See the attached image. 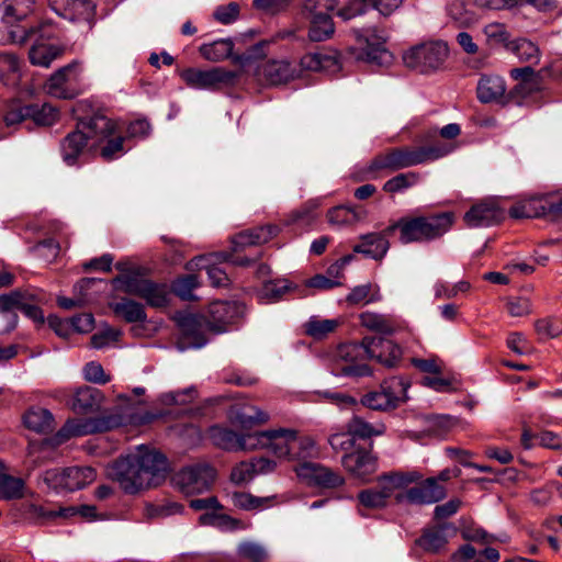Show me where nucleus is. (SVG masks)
Returning a JSON list of instances; mask_svg holds the SVG:
<instances>
[{"label": "nucleus", "mask_w": 562, "mask_h": 562, "mask_svg": "<svg viewBox=\"0 0 562 562\" xmlns=\"http://www.w3.org/2000/svg\"><path fill=\"white\" fill-rule=\"evenodd\" d=\"M453 149L449 144L392 148L376 155L362 171L360 180H375L401 169L434 161L449 155Z\"/></svg>", "instance_id": "nucleus-1"}, {"label": "nucleus", "mask_w": 562, "mask_h": 562, "mask_svg": "<svg viewBox=\"0 0 562 562\" xmlns=\"http://www.w3.org/2000/svg\"><path fill=\"white\" fill-rule=\"evenodd\" d=\"M244 305L238 302L217 301L210 305V318L194 314H182L178 317L181 334L188 344L194 348H201L206 344L204 330L207 328L214 333H223L227 326L243 317Z\"/></svg>", "instance_id": "nucleus-2"}, {"label": "nucleus", "mask_w": 562, "mask_h": 562, "mask_svg": "<svg viewBox=\"0 0 562 562\" xmlns=\"http://www.w3.org/2000/svg\"><path fill=\"white\" fill-rule=\"evenodd\" d=\"M252 447L271 450L278 458L289 461L307 462V459L317 456L315 441L310 436L299 435L294 429L280 428L259 431L257 436L249 437Z\"/></svg>", "instance_id": "nucleus-3"}, {"label": "nucleus", "mask_w": 562, "mask_h": 562, "mask_svg": "<svg viewBox=\"0 0 562 562\" xmlns=\"http://www.w3.org/2000/svg\"><path fill=\"white\" fill-rule=\"evenodd\" d=\"M456 222L451 211L431 213L428 215L404 216L389 226V232L398 231L403 244L428 243L441 238Z\"/></svg>", "instance_id": "nucleus-4"}, {"label": "nucleus", "mask_w": 562, "mask_h": 562, "mask_svg": "<svg viewBox=\"0 0 562 562\" xmlns=\"http://www.w3.org/2000/svg\"><path fill=\"white\" fill-rule=\"evenodd\" d=\"M112 128V120L104 115H93L89 119L80 120L77 128L67 134L60 142V155L63 161L68 166L77 164L83 149L89 146L93 139H104Z\"/></svg>", "instance_id": "nucleus-5"}, {"label": "nucleus", "mask_w": 562, "mask_h": 562, "mask_svg": "<svg viewBox=\"0 0 562 562\" xmlns=\"http://www.w3.org/2000/svg\"><path fill=\"white\" fill-rule=\"evenodd\" d=\"M422 479L416 471L392 472L381 475L373 487L362 490L358 493L357 499L361 507L368 509H382L386 507L389 499L396 492L406 488L409 484Z\"/></svg>", "instance_id": "nucleus-6"}, {"label": "nucleus", "mask_w": 562, "mask_h": 562, "mask_svg": "<svg viewBox=\"0 0 562 562\" xmlns=\"http://www.w3.org/2000/svg\"><path fill=\"white\" fill-rule=\"evenodd\" d=\"M448 55L449 48L445 42L430 41L408 48L402 58L406 67L428 74L439 70Z\"/></svg>", "instance_id": "nucleus-7"}, {"label": "nucleus", "mask_w": 562, "mask_h": 562, "mask_svg": "<svg viewBox=\"0 0 562 562\" xmlns=\"http://www.w3.org/2000/svg\"><path fill=\"white\" fill-rule=\"evenodd\" d=\"M408 386L403 378H389L382 382L380 390L363 395L361 404L374 411L393 409L407 400Z\"/></svg>", "instance_id": "nucleus-8"}, {"label": "nucleus", "mask_w": 562, "mask_h": 562, "mask_svg": "<svg viewBox=\"0 0 562 562\" xmlns=\"http://www.w3.org/2000/svg\"><path fill=\"white\" fill-rule=\"evenodd\" d=\"M121 425L122 417L115 414L68 420L56 434V441L61 443L70 437L104 432Z\"/></svg>", "instance_id": "nucleus-9"}, {"label": "nucleus", "mask_w": 562, "mask_h": 562, "mask_svg": "<svg viewBox=\"0 0 562 562\" xmlns=\"http://www.w3.org/2000/svg\"><path fill=\"white\" fill-rule=\"evenodd\" d=\"M215 476V469L209 463H196L181 469L173 475L172 481L182 493L191 495L207 491Z\"/></svg>", "instance_id": "nucleus-10"}, {"label": "nucleus", "mask_w": 562, "mask_h": 562, "mask_svg": "<svg viewBox=\"0 0 562 562\" xmlns=\"http://www.w3.org/2000/svg\"><path fill=\"white\" fill-rule=\"evenodd\" d=\"M237 75L223 67L210 69L187 68L180 72V78L189 88L196 90H217L222 86L233 85Z\"/></svg>", "instance_id": "nucleus-11"}, {"label": "nucleus", "mask_w": 562, "mask_h": 562, "mask_svg": "<svg viewBox=\"0 0 562 562\" xmlns=\"http://www.w3.org/2000/svg\"><path fill=\"white\" fill-rule=\"evenodd\" d=\"M108 475L130 494L148 487L134 453L114 461L108 469Z\"/></svg>", "instance_id": "nucleus-12"}, {"label": "nucleus", "mask_w": 562, "mask_h": 562, "mask_svg": "<svg viewBox=\"0 0 562 562\" xmlns=\"http://www.w3.org/2000/svg\"><path fill=\"white\" fill-rule=\"evenodd\" d=\"M513 217H562V192L531 198L510 209Z\"/></svg>", "instance_id": "nucleus-13"}, {"label": "nucleus", "mask_w": 562, "mask_h": 562, "mask_svg": "<svg viewBox=\"0 0 562 562\" xmlns=\"http://www.w3.org/2000/svg\"><path fill=\"white\" fill-rule=\"evenodd\" d=\"M80 75V63L74 60L50 75L45 83V90L49 95L58 99H72L78 94L76 86Z\"/></svg>", "instance_id": "nucleus-14"}, {"label": "nucleus", "mask_w": 562, "mask_h": 562, "mask_svg": "<svg viewBox=\"0 0 562 562\" xmlns=\"http://www.w3.org/2000/svg\"><path fill=\"white\" fill-rule=\"evenodd\" d=\"M148 487L165 481L168 473L167 458L154 449L139 446L134 452Z\"/></svg>", "instance_id": "nucleus-15"}, {"label": "nucleus", "mask_w": 562, "mask_h": 562, "mask_svg": "<svg viewBox=\"0 0 562 562\" xmlns=\"http://www.w3.org/2000/svg\"><path fill=\"white\" fill-rule=\"evenodd\" d=\"M367 357L366 337L361 344H342L336 351V358L345 364H341L339 371L347 376H366L371 374L370 368L362 362Z\"/></svg>", "instance_id": "nucleus-16"}, {"label": "nucleus", "mask_w": 562, "mask_h": 562, "mask_svg": "<svg viewBox=\"0 0 562 562\" xmlns=\"http://www.w3.org/2000/svg\"><path fill=\"white\" fill-rule=\"evenodd\" d=\"M296 475L311 486L335 488L344 484L345 479L337 471L321 463L303 462L294 468Z\"/></svg>", "instance_id": "nucleus-17"}, {"label": "nucleus", "mask_w": 562, "mask_h": 562, "mask_svg": "<svg viewBox=\"0 0 562 562\" xmlns=\"http://www.w3.org/2000/svg\"><path fill=\"white\" fill-rule=\"evenodd\" d=\"M446 496V490L437 482V479L429 477L420 484L396 494L397 503L432 504Z\"/></svg>", "instance_id": "nucleus-18"}, {"label": "nucleus", "mask_w": 562, "mask_h": 562, "mask_svg": "<svg viewBox=\"0 0 562 562\" xmlns=\"http://www.w3.org/2000/svg\"><path fill=\"white\" fill-rule=\"evenodd\" d=\"M15 510L20 519L35 526L46 525L49 521H53L56 518H61V516H67L72 512V509H61V507H58L57 509L47 508L31 499L20 503L15 507Z\"/></svg>", "instance_id": "nucleus-19"}, {"label": "nucleus", "mask_w": 562, "mask_h": 562, "mask_svg": "<svg viewBox=\"0 0 562 562\" xmlns=\"http://www.w3.org/2000/svg\"><path fill=\"white\" fill-rule=\"evenodd\" d=\"M510 74L518 82L508 92L509 101L521 104L526 99L541 90V80L531 67L514 68Z\"/></svg>", "instance_id": "nucleus-20"}, {"label": "nucleus", "mask_w": 562, "mask_h": 562, "mask_svg": "<svg viewBox=\"0 0 562 562\" xmlns=\"http://www.w3.org/2000/svg\"><path fill=\"white\" fill-rule=\"evenodd\" d=\"M367 358L393 368L402 358V348L394 341L384 338L366 337Z\"/></svg>", "instance_id": "nucleus-21"}, {"label": "nucleus", "mask_w": 562, "mask_h": 562, "mask_svg": "<svg viewBox=\"0 0 562 562\" xmlns=\"http://www.w3.org/2000/svg\"><path fill=\"white\" fill-rule=\"evenodd\" d=\"M506 82L503 77L494 74H484L480 77L476 86V95L481 103L509 102Z\"/></svg>", "instance_id": "nucleus-22"}, {"label": "nucleus", "mask_w": 562, "mask_h": 562, "mask_svg": "<svg viewBox=\"0 0 562 562\" xmlns=\"http://www.w3.org/2000/svg\"><path fill=\"white\" fill-rule=\"evenodd\" d=\"M344 468L353 476L367 479L376 470V460L370 451L366 449H355L342 457Z\"/></svg>", "instance_id": "nucleus-23"}, {"label": "nucleus", "mask_w": 562, "mask_h": 562, "mask_svg": "<svg viewBox=\"0 0 562 562\" xmlns=\"http://www.w3.org/2000/svg\"><path fill=\"white\" fill-rule=\"evenodd\" d=\"M504 215L494 203L482 202L473 205L464 214V223L468 227H487L499 223Z\"/></svg>", "instance_id": "nucleus-24"}, {"label": "nucleus", "mask_w": 562, "mask_h": 562, "mask_svg": "<svg viewBox=\"0 0 562 562\" xmlns=\"http://www.w3.org/2000/svg\"><path fill=\"white\" fill-rule=\"evenodd\" d=\"M296 76L295 68L288 60H267L258 66V77L269 85H281Z\"/></svg>", "instance_id": "nucleus-25"}, {"label": "nucleus", "mask_w": 562, "mask_h": 562, "mask_svg": "<svg viewBox=\"0 0 562 562\" xmlns=\"http://www.w3.org/2000/svg\"><path fill=\"white\" fill-rule=\"evenodd\" d=\"M259 431L245 434L243 436H238L235 431L223 428V427H212L210 430V436L213 442L225 450H236V449H259L260 447L249 446L251 442L249 437L257 436Z\"/></svg>", "instance_id": "nucleus-26"}, {"label": "nucleus", "mask_w": 562, "mask_h": 562, "mask_svg": "<svg viewBox=\"0 0 562 562\" xmlns=\"http://www.w3.org/2000/svg\"><path fill=\"white\" fill-rule=\"evenodd\" d=\"M10 41L12 43L23 44L29 37L37 35L38 42L58 37V27L49 20H43L35 26L18 25L16 30H10Z\"/></svg>", "instance_id": "nucleus-27"}, {"label": "nucleus", "mask_w": 562, "mask_h": 562, "mask_svg": "<svg viewBox=\"0 0 562 562\" xmlns=\"http://www.w3.org/2000/svg\"><path fill=\"white\" fill-rule=\"evenodd\" d=\"M279 233V227L276 225L267 224L251 229L240 232L233 238L235 249L248 246H256L268 243Z\"/></svg>", "instance_id": "nucleus-28"}, {"label": "nucleus", "mask_w": 562, "mask_h": 562, "mask_svg": "<svg viewBox=\"0 0 562 562\" xmlns=\"http://www.w3.org/2000/svg\"><path fill=\"white\" fill-rule=\"evenodd\" d=\"M358 42L362 49V56L371 63L383 64L391 58L390 52L384 46V40L381 36L357 34Z\"/></svg>", "instance_id": "nucleus-29"}, {"label": "nucleus", "mask_w": 562, "mask_h": 562, "mask_svg": "<svg viewBox=\"0 0 562 562\" xmlns=\"http://www.w3.org/2000/svg\"><path fill=\"white\" fill-rule=\"evenodd\" d=\"M124 137L116 132V123L112 121V128L104 139H93L91 149H100L101 157L106 160H113L121 157L124 153Z\"/></svg>", "instance_id": "nucleus-30"}, {"label": "nucleus", "mask_w": 562, "mask_h": 562, "mask_svg": "<svg viewBox=\"0 0 562 562\" xmlns=\"http://www.w3.org/2000/svg\"><path fill=\"white\" fill-rule=\"evenodd\" d=\"M303 69L310 71L335 72L339 69L338 56L330 52L305 54L300 61Z\"/></svg>", "instance_id": "nucleus-31"}, {"label": "nucleus", "mask_w": 562, "mask_h": 562, "mask_svg": "<svg viewBox=\"0 0 562 562\" xmlns=\"http://www.w3.org/2000/svg\"><path fill=\"white\" fill-rule=\"evenodd\" d=\"M34 0H5L3 2V23L13 27L24 21L34 11Z\"/></svg>", "instance_id": "nucleus-32"}, {"label": "nucleus", "mask_w": 562, "mask_h": 562, "mask_svg": "<svg viewBox=\"0 0 562 562\" xmlns=\"http://www.w3.org/2000/svg\"><path fill=\"white\" fill-rule=\"evenodd\" d=\"M103 394L95 387L81 386L77 389L71 402V408L77 413H89L101 405Z\"/></svg>", "instance_id": "nucleus-33"}, {"label": "nucleus", "mask_w": 562, "mask_h": 562, "mask_svg": "<svg viewBox=\"0 0 562 562\" xmlns=\"http://www.w3.org/2000/svg\"><path fill=\"white\" fill-rule=\"evenodd\" d=\"M360 323L363 327L384 335H392L400 328L394 317L369 311L360 314Z\"/></svg>", "instance_id": "nucleus-34"}, {"label": "nucleus", "mask_w": 562, "mask_h": 562, "mask_svg": "<svg viewBox=\"0 0 562 562\" xmlns=\"http://www.w3.org/2000/svg\"><path fill=\"white\" fill-rule=\"evenodd\" d=\"M63 53V48L57 45L36 42L29 50V59L34 66L48 68Z\"/></svg>", "instance_id": "nucleus-35"}, {"label": "nucleus", "mask_w": 562, "mask_h": 562, "mask_svg": "<svg viewBox=\"0 0 562 562\" xmlns=\"http://www.w3.org/2000/svg\"><path fill=\"white\" fill-rule=\"evenodd\" d=\"M308 38L312 42H323L330 38L335 32L334 22L327 13L308 14Z\"/></svg>", "instance_id": "nucleus-36"}, {"label": "nucleus", "mask_w": 562, "mask_h": 562, "mask_svg": "<svg viewBox=\"0 0 562 562\" xmlns=\"http://www.w3.org/2000/svg\"><path fill=\"white\" fill-rule=\"evenodd\" d=\"M389 249V241L380 233H371L361 238V243L356 245L353 250L363 254L373 259L382 258Z\"/></svg>", "instance_id": "nucleus-37"}, {"label": "nucleus", "mask_w": 562, "mask_h": 562, "mask_svg": "<svg viewBox=\"0 0 562 562\" xmlns=\"http://www.w3.org/2000/svg\"><path fill=\"white\" fill-rule=\"evenodd\" d=\"M25 491V481L5 473L4 465L0 461V499H20L24 497Z\"/></svg>", "instance_id": "nucleus-38"}, {"label": "nucleus", "mask_w": 562, "mask_h": 562, "mask_svg": "<svg viewBox=\"0 0 562 562\" xmlns=\"http://www.w3.org/2000/svg\"><path fill=\"white\" fill-rule=\"evenodd\" d=\"M66 492L81 490L92 483L97 473L91 467H69L65 468Z\"/></svg>", "instance_id": "nucleus-39"}, {"label": "nucleus", "mask_w": 562, "mask_h": 562, "mask_svg": "<svg viewBox=\"0 0 562 562\" xmlns=\"http://www.w3.org/2000/svg\"><path fill=\"white\" fill-rule=\"evenodd\" d=\"M23 422L26 428L45 434L53 429L54 417L48 409L45 408H32L27 411L23 417Z\"/></svg>", "instance_id": "nucleus-40"}, {"label": "nucleus", "mask_w": 562, "mask_h": 562, "mask_svg": "<svg viewBox=\"0 0 562 562\" xmlns=\"http://www.w3.org/2000/svg\"><path fill=\"white\" fill-rule=\"evenodd\" d=\"M111 308L116 316L122 317L127 323L144 322L146 313L144 306L131 299H121L111 303Z\"/></svg>", "instance_id": "nucleus-41"}, {"label": "nucleus", "mask_w": 562, "mask_h": 562, "mask_svg": "<svg viewBox=\"0 0 562 562\" xmlns=\"http://www.w3.org/2000/svg\"><path fill=\"white\" fill-rule=\"evenodd\" d=\"M149 281L136 271H128L114 278L113 285L116 290L139 296L140 292L148 286Z\"/></svg>", "instance_id": "nucleus-42"}, {"label": "nucleus", "mask_w": 562, "mask_h": 562, "mask_svg": "<svg viewBox=\"0 0 562 562\" xmlns=\"http://www.w3.org/2000/svg\"><path fill=\"white\" fill-rule=\"evenodd\" d=\"M486 561L476 558V550L471 544L461 546L451 557V562H497L499 552L495 548H486L481 553Z\"/></svg>", "instance_id": "nucleus-43"}, {"label": "nucleus", "mask_w": 562, "mask_h": 562, "mask_svg": "<svg viewBox=\"0 0 562 562\" xmlns=\"http://www.w3.org/2000/svg\"><path fill=\"white\" fill-rule=\"evenodd\" d=\"M234 43L231 38H221L212 43L203 44L200 54L207 60L220 61L232 56Z\"/></svg>", "instance_id": "nucleus-44"}, {"label": "nucleus", "mask_w": 562, "mask_h": 562, "mask_svg": "<svg viewBox=\"0 0 562 562\" xmlns=\"http://www.w3.org/2000/svg\"><path fill=\"white\" fill-rule=\"evenodd\" d=\"M346 429L352 437L360 439H369L373 436H380L384 432L382 424L372 425L359 416H353L346 426Z\"/></svg>", "instance_id": "nucleus-45"}, {"label": "nucleus", "mask_w": 562, "mask_h": 562, "mask_svg": "<svg viewBox=\"0 0 562 562\" xmlns=\"http://www.w3.org/2000/svg\"><path fill=\"white\" fill-rule=\"evenodd\" d=\"M55 11H64L71 16H89L93 9L90 0H48Z\"/></svg>", "instance_id": "nucleus-46"}, {"label": "nucleus", "mask_w": 562, "mask_h": 562, "mask_svg": "<svg viewBox=\"0 0 562 562\" xmlns=\"http://www.w3.org/2000/svg\"><path fill=\"white\" fill-rule=\"evenodd\" d=\"M29 119H31L36 125L50 126L57 122L59 112L49 103L43 104H27Z\"/></svg>", "instance_id": "nucleus-47"}, {"label": "nucleus", "mask_w": 562, "mask_h": 562, "mask_svg": "<svg viewBox=\"0 0 562 562\" xmlns=\"http://www.w3.org/2000/svg\"><path fill=\"white\" fill-rule=\"evenodd\" d=\"M169 295L170 292L166 284L149 281L148 286L140 292L138 297L145 300L150 306L162 307L168 304Z\"/></svg>", "instance_id": "nucleus-48"}, {"label": "nucleus", "mask_w": 562, "mask_h": 562, "mask_svg": "<svg viewBox=\"0 0 562 562\" xmlns=\"http://www.w3.org/2000/svg\"><path fill=\"white\" fill-rule=\"evenodd\" d=\"M27 301H36V294L25 290H14L8 294L0 295V310L9 313L12 310H22Z\"/></svg>", "instance_id": "nucleus-49"}, {"label": "nucleus", "mask_w": 562, "mask_h": 562, "mask_svg": "<svg viewBox=\"0 0 562 562\" xmlns=\"http://www.w3.org/2000/svg\"><path fill=\"white\" fill-rule=\"evenodd\" d=\"M420 180V175L418 172L409 171L404 173H398L395 177L389 179L383 184V190L387 193H398L403 192L414 186H416Z\"/></svg>", "instance_id": "nucleus-50"}, {"label": "nucleus", "mask_w": 562, "mask_h": 562, "mask_svg": "<svg viewBox=\"0 0 562 562\" xmlns=\"http://www.w3.org/2000/svg\"><path fill=\"white\" fill-rule=\"evenodd\" d=\"M290 289L286 280H271L262 284L258 297L263 303L278 301Z\"/></svg>", "instance_id": "nucleus-51"}, {"label": "nucleus", "mask_w": 562, "mask_h": 562, "mask_svg": "<svg viewBox=\"0 0 562 562\" xmlns=\"http://www.w3.org/2000/svg\"><path fill=\"white\" fill-rule=\"evenodd\" d=\"M510 49L521 61L536 64L539 60V48L529 40L519 38L512 42Z\"/></svg>", "instance_id": "nucleus-52"}, {"label": "nucleus", "mask_w": 562, "mask_h": 562, "mask_svg": "<svg viewBox=\"0 0 562 562\" xmlns=\"http://www.w3.org/2000/svg\"><path fill=\"white\" fill-rule=\"evenodd\" d=\"M337 326L338 321L336 319L312 317L305 324V333L315 339H323L328 334L333 333Z\"/></svg>", "instance_id": "nucleus-53"}, {"label": "nucleus", "mask_w": 562, "mask_h": 562, "mask_svg": "<svg viewBox=\"0 0 562 562\" xmlns=\"http://www.w3.org/2000/svg\"><path fill=\"white\" fill-rule=\"evenodd\" d=\"M327 220L331 225L342 226L358 222L360 220V214L355 209L340 205L328 211Z\"/></svg>", "instance_id": "nucleus-54"}, {"label": "nucleus", "mask_w": 562, "mask_h": 562, "mask_svg": "<svg viewBox=\"0 0 562 562\" xmlns=\"http://www.w3.org/2000/svg\"><path fill=\"white\" fill-rule=\"evenodd\" d=\"M417 543L426 551L438 552L446 546L447 538L442 529L431 528L422 535Z\"/></svg>", "instance_id": "nucleus-55"}, {"label": "nucleus", "mask_w": 562, "mask_h": 562, "mask_svg": "<svg viewBox=\"0 0 562 562\" xmlns=\"http://www.w3.org/2000/svg\"><path fill=\"white\" fill-rule=\"evenodd\" d=\"M347 302L352 305L368 304L380 300L378 290H374L372 284H361L355 286L351 292L347 295Z\"/></svg>", "instance_id": "nucleus-56"}, {"label": "nucleus", "mask_w": 562, "mask_h": 562, "mask_svg": "<svg viewBox=\"0 0 562 562\" xmlns=\"http://www.w3.org/2000/svg\"><path fill=\"white\" fill-rule=\"evenodd\" d=\"M483 32L491 46L504 45L507 48L509 47V33L503 23H490L484 27Z\"/></svg>", "instance_id": "nucleus-57"}, {"label": "nucleus", "mask_w": 562, "mask_h": 562, "mask_svg": "<svg viewBox=\"0 0 562 562\" xmlns=\"http://www.w3.org/2000/svg\"><path fill=\"white\" fill-rule=\"evenodd\" d=\"M199 281L195 274H188L172 282V292L180 299L190 301L194 299L193 290L198 288Z\"/></svg>", "instance_id": "nucleus-58"}, {"label": "nucleus", "mask_w": 562, "mask_h": 562, "mask_svg": "<svg viewBox=\"0 0 562 562\" xmlns=\"http://www.w3.org/2000/svg\"><path fill=\"white\" fill-rule=\"evenodd\" d=\"M42 482L56 493L66 492L65 469H48L41 474Z\"/></svg>", "instance_id": "nucleus-59"}, {"label": "nucleus", "mask_w": 562, "mask_h": 562, "mask_svg": "<svg viewBox=\"0 0 562 562\" xmlns=\"http://www.w3.org/2000/svg\"><path fill=\"white\" fill-rule=\"evenodd\" d=\"M238 554L250 562H266L268 559V552L265 547L249 541L238 546Z\"/></svg>", "instance_id": "nucleus-60"}, {"label": "nucleus", "mask_w": 562, "mask_h": 562, "mask_svg": "<svg viewBox=\"0 0 562 562\" xmlns=\"http://www.w3.org/2000/svg\"><path fill=\"white\" fill-rule=\"evenodd\" d=\"M448 13L460 26H468L475 20L474 14L465 9L462 0H454L448 7Z\"/></svg>", "instance_id": "nucleus-61"}, {"label": "nucleus", "mask_w": 562, "mask_h": 562, "mask_svg": "<svg viewBox=\"0 0 562 562\" xmlns=\"http://www.w3.org/2000/svg\"><path fill=\"white\" fill-rule=\"evenodd\" d=\"M370 9L371 0H351L337 12V15L348 21L364 14Z\"/></svg>", "instance_id": "nucleus-62"}, {"label": "nucleus", "mask_w": 562, "mask_h": 562, "mask_svg": "<svg viewBox=\"0 0 562 562\" xmlns=\"http://www.w3.org/2000/svg\"><path fill=\"white\" fill-rule=\"evenodd\" d=\"M250 412L243 411L239 412L236 416L238 423L243 427H250L252 425L265 424L269 420V414L260 409L259 407L251 406L249 407Z\"/></svg>", "instance_id": "nucleus-63"}, {"label": "nucleus", "mask_w": 562, "mask_h": 562, "mask_svg": "<svg viewBox=\"0 0 562 562\" xmlns=\"http://www.w3.org/2000/svg\"><path fill=\"white\" fill-rule=\"evenodd\" d=\"M29 119L27 104L11 103L3 116V121L7 126H14Z\"/></svg>", "instance_id": "nucleus-64"}]
</instances>
